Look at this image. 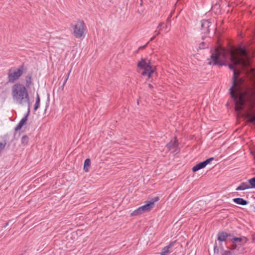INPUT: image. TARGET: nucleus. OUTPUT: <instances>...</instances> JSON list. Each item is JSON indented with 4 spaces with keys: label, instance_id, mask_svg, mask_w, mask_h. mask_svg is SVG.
Segmentation results:
<instances>
[{
    "label": "nucleus",
    "instance_id": "b1692460",
    "mask_svg": "<svg viewBox=\"0 0 255 255\" xmlns=\"http://www.w3.org/2000/svg\"><path fill=\"white\" fill-rule=\"evenodd\" d=\"M70 72H71V70L68 73V76H67V77H66V79L65 80V82H64V84H63V85H64L65 84V83L66 82V81H67L68 77H69V76L70 75Z\"/></svg>",
    "mask_w": 255,
    "mask_h": 255
},
{
    "label": "nucleus",
    "instance_id": "1a4fd4ad",
    "mask_svg": "<svg viewBox=\"0 0 255 255\" xmlns=\"http://www.w3.org/2000/svg\"><path fill=\"white\" fill-rule=\"evenodd\" d=\"M214 160V158L213 157H211L210 158H208L207 159H206V160L203 161V162H201L200 163H199L198 164H197L196 165H195V166H194L192 168V171L194 172H195L201 169H203L204 168V167H205L208 164H209L211 161L213 160Z\"/></svg>",
    "mask_w": 255,
    "mask_h": 255
},
{
    "label": "nucleus",
    "instance_id": "a211bd4d",
    "mask_svg": "<svg viewBox=\"0 0 255 255\" xmlns=\"http://www.w3.org/2000/svg\"><path fill=\"white\" fill-rule=\"evenodd\" d=\"M91 165V161L90 159L87 158L84 161V170L85 172H88L89 171V168Z\"/></svg>",
    "mask_w": 255,
    "mask_h": 255
},
{
    "label": "nucleus",
    "instance_id": "9d476101",
    "mask_svg": "<svg viewBox=\"0 0 255 255\" xmlns=\"http://www.w3.org/2000/svg\"><path fill=\"white\" fill-rule=\"evenodd\" d=\"M30 112V105H29V107L28 108V110L27 113L25 114L24 117L22 118V119L19 121L16 126L15 127L14 129L16 131L20 130L23 126L26 123L27 120V117L29 115Z\"/></svg>",
    "mask_w": 255,
    "mask_h": 255
},
{
    "label": "nucleus",
    "instance_id": "bb28decb",
    "mask_svg": "<svg viewBox=\"0 0 255 255\" xmlns=\"http://www.w3.org/2000/svg\"><path fill=\"white\" fill-rule=\"evenodd\" d=\"M155 37V35H154V36H153V37H152L150 38V39L149 41H152V40L154 39Z\"/></svg>",
    "mask_w": 255,
    "mask_h": 255
},
{
    "label": "nucleus",
    "instance_id": "6ab92c4d",
    "mask_svg": "<svg viewBox=\"0 0 255 255\" xmlns=\"http://www.w3.org/2000/svg\"><path fill=\"white\" fill-rule=\"evenodd\" d=\"M40 96H39V94L38 93H37L35 103L34 107V111H36L38 109L39 105H40Z\"/></svg>",
    "mask_w": 255,
    "mask_h": 255
},
{
    "label": "nucleus",
    "instance_id": "4be33fe9",
    "mask_svg": "<svg viewBox=\"0 0 255 255\" xmlns=\"http://www.w3.org/2000/svg\"><path fill=\"white\" fill-rule=\"evenodd\" d=\"M249 183L251 185V188H255V177H253L249 180Z\"/></svg>",
    "mask_w": 255,
    "mask_h": 255
},
{
    "label": "nucleus",
    "instance_id": "c756f323",
    "mask_svg": "<svg viewBox=\"0 0 255 255\" xmlns=\"http://www.w3.org/2000/svg\"><path fill=\"white\" fill-rule=\"evenodd\" d=\"M146 45L144 46L143 47H144ZM143 48V47H140L139 48Z\"/></svg>",
    "mask_w": 255,
    "mask_h": 255
},
{
    "label": "nucleus",
    "instance_id": "20e7f679",
    "mask_svg": "<svg viewBox=\"0 0 255 255\" xmlns=\"http://www.w3.org/2000/svg\"><path fill=\"white\" fill-rule=\"evenodd\" d=\"M23 72L22 66L18 68H13L9 69L8 73V82L11 83H14L22 75Z\"/></svg>",
    "mask_w": 255,
    "mask_h": 255
},
{
    "label": "nucleus",
    "instance_id": "cd10ccee",
    "mask_svg": "<svg viewBox=\"0 0 255 255\" xmlns=\"http://www.w3.org/2000/svg\"><path fill=\"white\" fill-rule=\"evenodd\" d=\"M162 25V23H160L159 24H158V26L157 27V28H159L160 27H161V26Z\"/></svg>",
    "mask_w": 255,
    "mask_h": 255
},
{
    "label": "nucleus",
    "instance_id": "7c9ffc66",
    "mask_svg": "<svg viewBox=\"0 0 255 255\" xmlns=\"http://www.w3.org/2000/svg\"><path fill=\"white\" fill-rule=\"evenodd\" d=\"M165 28H166V29H167V26L165 27Z\"/></svg>",
    "mask_w": 255,
    "mask_h": 255
},
{
    "label": "nucleus",
    "instance_id": "7ed1b4c3",
    "mask_svg": "<svg viewBox=\"0 0 255 255\" xmlns=\"http://www.w3.org/2000/svg\"><path fill=\"white\" fill-rule=\"evenodd\" d=\"M138 66L141 71V74L143 76H147V78H149L152 74L154 72V67H152L149 63H147L144 60L141 61L138 63Z\"/></svg>",
    "mask_w": 255,
    "mask_h": 255
},
{
    "label": "nucleus",
    "instance_id": "ddd939ff",
    "mask_svg": "<svg viewBox=\"0 0 255 255\" xmlns=\"http://www.w3.org/2000/svg\"><path fill=\"white\" fill-rule=\"evenodd\" d=\"M211 23V22L209 20H203L201 21V27L202 28L206 29L207 31H209Z\"/></svg>",
    "mask_w": 255,
    "mask_h": 255
},
{
    "label": "nucleus",
    "instance_id": "a878e982",
    "mask_svg": "<svg viewBox=\"0 0 255 255\" xmlns=\"http://www.w3.org/2000/svg\"><path fill=\"white\" fill-rule=\"evenodd\" d=\"M26 84H27V85L29 86L30 85V80H29V81L27 80L26 81Z\"/></svg>",
    "mask_w": 255,
    "mask_h": 255
},
{
    "label": "nucleus",
    "instance_id": "f03ea898",
    "mask_svg": "<svg viewBox=\"0 0 255 255\" xmlns=\"http://www.w3.org/2000/svg\"><path fill=\"white\" fill-rule=\"evenodd\" d=\"M11 95L14 102L19 105L27 104L28 108L30 106L29 95L26 87L21 84L14 85L11 89Z\"/></svg>",
    "mask_w": 255,
    "mask_h": 255
},
{
    "label": "nucleus",
    "instance_id": "aec40b11",
    "mask_svg": "<svg viewBox=\"0 0 255 255\" xmlns=\"http://www.w3.org/2000/svg\"><path fill=\"white\" fill-rule=\"evenodd\" d=\"M28 137L26 135L23 136L21 139V143L23 145H25L28 143Z\"/></svg>",
    "mask_w": 255,
    "mask_h": 255
},
{
    "label": "nucleus",
    "instance_id": "2eb2a0df",
    "mask_svg": "<svg viewBox=\"0 0 255 255\" xmlns=\"http://www.w3.org/2000/svg\"><path fill=\"white\" fill-rule=\"evenodd\" d=\"M221 250L223 251V255H236V250L232 246L231 248L228 249V250L224 251V249Z\"/></svg>",
    "mask_w": 255,
    "mask_h": 255
},
{
    "label": "nucleus",
    "instance_id": "393cba45",
    "mask_svg": "<svg viewBox=\"0 0 255 255\" xmlns=\"http://www.w3.org/2000/svg\"><path fill=\"white\" fill-rule=\"evenodd\" d=\"M154 33H155V36H156V35H158V34H159V33H159V31H158L157 30H155V32H154Z\"/></svg>",
    "mask_w": 255,
    "mask_h": 255
},
{
    "label": "nucleus",
    "instance_id": "423d86ee",
    "mask_svg": "<svg viewBox=\"0 0 255 255\" xmlns=\"http://www.w3.org/2000/svg\"><path fill=\"white\" fill-rule=\"evenodd\" d=\"M85 25L83 21H78L73 28V33L76 38H81L83 36Z\"/></svg>",
    "mask_w": 255,
    "mask_h": 255
},
{
    "label": "nucleus",
    "instance_id": "f257e3e1",
    "mask_svg": "<svg viewBox=\"0 0 255 255\" xmlns=\"http://www.w3.org/2000/svg\"><path fill=\"white\" fill-rule=\"evenodd\" d=\"M208 60V64L213 65H225V62H232L233 65H228L229 68L233 71V85L230 88V92L234 100L236 110H242L245 103L246 93L242 91L241 85L243 80L238 78L240 73L234 68V65H240L242 67L250 65V59L246 50L242 47L234 50H227L218 46L212 50L210 58Z\"/></svg>",
    "mask_w": 255,
    "mask_h": 255
},
{
    "label": "nucleus",
    "instance_id": "4468645a",
    "mask_svg": "<svg viewBox=\"0 0 255 255\" xmlns=\"http://www.w3.org/2000/svg\"><path fill=\"white\" fill-rule=\"evenodd\" d=\"M251 188L250 183L243 182L237 188L236 190H245L247 189Z\"/></svg>",
    "mask_w": 255,
    "mask_h": 255
},
{
    "label": "nucleus",
    "instance_id": "6e6552de",
    "mask_svg": "<svg viewBox=\"0 0 255 255\" xmlns=\"http://www.w3.org/2000/svg\"><path fill=\"white\" fill-rule=\"evenodd\" d=\"M158 200V197H155L150 201H147L145 205L139 207L141 213L149 211L153 207L154 203Z\"/></svg>",
    "mask_w": 255,
    "mask_h": 255
},
{
    "label": "nucleus",
    "instance_id": "f3484780",
    "mask_svg": "<svg viewBox=\"0 0 255 255\" xmlns=\"http://www.w3.org/2000/svg\"><path fill=\"white\" fill-rule=\"evenodd\" d=\"M233 202L236 204L242 205H246L248 204V201L244 200L243 198H237L233 199Z\"/></svg>",
    "mask_w": 255,
    "mask_h": 255
},
{
    "label": "nucleus",
    "instance_id": "39448f33",
    "mask_svg": "<svg viewBox=\"0 0 255 255\" xmlns=\"http://www.w3.org/2000/svg\"><path fill=\"white\" fill-rule=\"evenodd\" d=\"M229 236V234L224 232H220L218 233V241L219 243H218L217 242H215V245L214 246L215 252H218L220 249L221 250H223V243L226 242L227 239Z\"/></svg>",
    "mask_w": 255,
    "mask_h": 255
},
{
    "label": "nucleus",
    "instance_id": "5701e85b",
    "mask_svg": "<svg viewBox=\"0 0 255 255\" xmlns=\"http://www.w3.org/2000/svg\"><path fill=\"white\" fill-rule=\"evenodd\" d=\"M248 118L251 122L255 123V114H249Z\"/></svg>",
    "mask_w": 255,
    "mask_h": 255
},
{
    "label": "nucleus",
    "instance_id": "9b49d317",
    "mask_svg": "<svg viewBox=\"0 0 255 255\" xmlns=\"http://www.w3.org/2000/svg\"><path fill=\"white\" fill-rule=\"evenodd\" d=\"M7 145V137L5 135H0V154L4 150Z\"/></svg>",
    "mask_w": 255,
    "mask_h": 255
},
{
    "label": "nucleus",
    "instance_id": "c85d7f7f",
    "mask_svg": "<svg viewBox=\"0 0 255 255\" xmlns=\"http://www.w3.org/2000/svg\"><path fill=\"white\" fill-rule=\"evenodd\" d=\"M148 87H149L150 88H152L153 87V86H152L151 85H150V84H149V85H148Z\"/></svg>",
    "mask_w": 255,
    "mask_h": 255
},
{
    "label": "nucleus",
    "instance_id": "dca6fc26",
    "mask_svg": "<svg viewBox=\"0 0 255 255\" xmlns=\"http://www.w3.org/2000/svg\"><path fill=\"white\" fill-rule=\"evenodd\" d=\"M178 145L177 141L176 139L174 140H171L168 144L166 145V146L168 150H170L172 149L176 148Z\"/></svg>",
    "mask_w": 255,
    "mask_h": 255
},
{
    "label": "nucleus",
    "instance_id": "0eeeda50",
    "mask_svg": "<svg viewBox=\"0 0 255 255\" xmlns=\"http://www.w3.org/2000/svg\"><path fill=\"white\" fill-rule=\"evenodd\" d=\"M232 242L233 248L236 250H239L240 248L247 242V239L244 237L241 238L235 237L232 239Z\"/></svg>",
    "mask_w": 255,
    "mask_h": 255
},
{
    "label": "nucleus",
    "instance_id": "f8f14e48",
    "mask_svg": "<svg viewBox=\"0 0 255 255\" xmlns=\"http://www.w3.org/2000/svg\"><path fill=\"white\" fill-rule=\"evenodd\" d=\"M174 242H172L169 245L165 247L161 251L160 255H168L171 252L170 249L173 246Z\"/></svg>",
    "mask_w": 255,
    "mask_h": 255
},
{
    "label": "nucleus",
    "instance_id": "412c9836",
    "mask_svg": "<svg viewBox=\"0 0 255 255\" xmlns=\"http://www.w3.org/2000/svg\"><path fill=\"white\" fill-rule=\"evenodd\" d=\"M142 214L139 207L131 213V216H137Z\"/></svg>",
    "mask_w": 255,
    "mask_h": 255
}]
</instances>
